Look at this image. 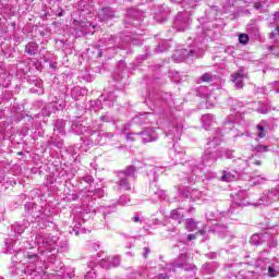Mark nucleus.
Masks as SVG:
<instances>
[{"label":"nucleus","mask_w":279,"mask_h":279,"mask_svg":"<svg viewBox=\"0 0 279 279\" xmlns=\"http://www.w3.org/2000/svg\"><path fill=\"white\" fill-rule=\"evenodd\" d=\"M154 226H160V220L158 218L153 219Z\"/></svg>","instance_id":"603ef678"},{"label":"nucleus","mask_w":279,"mask_h":279,"mask_svg":"<svg viewBox=\"0 0 279 279\" xmlns=\"http://www.w3.org/2000/svg\"><path fill=\"white\" fill-rule=\"evenodd\" d=\"M269 38H270L271 43H275V45H278V40H279V24H277L275 29L271 33H269Z\"/></svg>","instance_id":"393cba45"},{"label":"nucleus","mask_w":279,"mask_h":279,"mask_svg":"<svg viewBox=\"0 0 279 279\" xmlns=\"http://www.w3.org/2000/svg\"><path fill=\"white\" fill-rule=\"evenodd\" d=\"M35 243L39 247H46V250H48L49 252H51V250H56V241H52V240L45 241V236L43 235H37Z\"/></svg>","instance_id":"4468645a"},{"label":"nucleus","mask_w":279,"mask_h":279,"mask_svg":"<svg viewBox=\"0 0 279 279\" xmlns=\"http://www.w3.org/2000/svg\"><path fill=\"white\" fill-rule=\"evenodd\" d=\"M244 171H245V167L239 170H233V171L223 170L221 180L222 182H234V180H239V178Z\"/></svg>","instance_id":"9b49d317"},{"label":"nucleus","mask_w":279,"mask_h":279,"mask_svg":"<svg viewBox=\"0 0 279 279\" xmlns=\"http://www.w3.org/2000/svg\"><path fill=\"white\" fill-rule=\"evenodd\" d=\"M271 5V2L269 0H258L254 2V10L258 12V14H267L269 12V7Z\"/></svg>","instance_id":"2eb2a0df"},{"label":"nucleus","mask_w":279,"mask_h":279,"mask_svg":"<svg viewBox=\"0 0 279 279\" xmlns=\"http://www.w3.org/2000/svg\"><path fill=\"white\" fill-rule=\"evenodd\" d=\"M269 51H271L272 56H276L277 58H279V46L275 45V46H269Z\"/></svg>","instance_id":"58836bf2"},{"label":"nucleus","mask_w":279,"mask_h":279,"mask_svg":"<svg viewBox=\"0 0 279 279\" xmlns=\"http://www.w3.org/2000/svg\"><path fill=\"white\" fill-rule=\"evenodd\" d=\"M233 106V110H239V108H243V102L239 101V100H234L232 102Z\"/></svg>","instance_id":"49530a36"},{"label":"nucleus","mask_w":279,"mask_h":279,"mask_svg":"<svg viewBox=\"0 0 279 279\" xmlns=\"http://www.w3.org/2000/svg\"><path fill=\"white\" fill-rule=\"evenodd\" d=\"M12 229L17 232V234H23L25 232V227L21 225H13Z\"/></svg>","instance_id":"ea45409f"},{"label":"nucleus","mask_w":279,"mask_h":279,"mask_svg":"<svg viewBox=\"0 0 279 279\" xmlns=\"http://www.w3.org/2000/svg\"><path fill=\"white\" fill-rule=\"evenodd\" d=\"M136 167L129 166L123 171L118 172V177L120 178L118 182V186L120 191H131L132 184L130 180H136Z\"/></svg>","instance_id":"f03ea898"},{"label":"nucleus","mask_w":279,"mask_h":279,"mask_svg":"<svg viewBox=\"0 0 279 279\" xmlns=\"http://www.w3.org/2000/svg\"><path fill=\"white\" fill-rule=\"evenodd\" d=\"M128 43H130V37H126V40L121 39V37H110L107 40V52L110 53L109 58H114L117 49H125Z\"/></svg>","instance_id":"39448f33"},{"label":"nucleus","mask_w":279,"mask_h":279,"mask_svg":"<svg viewBox=\"0 0 279 279\" xmlns=\"http://www.w3.org/2000/svg\"><path fill=\"white\" fill-rule=\"evenodd\" d=\"M199 232H201V234H204L205 231H204V230H201Z\"/></svg>","instance_id":"774afa93"},{"label":"nucleus","mask_w":279,"mask_h":279,"mask_svg":"<svg viewBox=\"0 0 279 279\" xmlns=\"http://www.w3.org/2000/svg\"><path fill=\"white\" fill-rule=\"evenodd\" d=\"M142 137V143H154V141H158V134L154 129H146L140 133H137Z\"/></svg>","instance_id":"ddd939ff"},{"label":"nucleus","mask_w":279,"mask_h":279,"mask_svg":"<svg viewBox=\"0 0 279 279\" xmlns=\"http://www.w3.org/2000/svg\"><path fill=\"white\" fill-rule=\"evenodd\" d=\"M275 25H278L279 23V11L274 13V22Z\"/></svg>","instance_id":"09e8293b"},{"label":"nucleus","mask_w":279,"mask_h":279,"mask_svg":"<svg viewBox=\"0 0 279 279\" xmlns=\"http://www.w3.org/2000/svg\"><path fill=\"white\" fill-rule=\"evenodd\" d=\"M169 47V41L161 40V43L157 46V53H163V51H167Z\"/></svg>","instance_id":"bb28decb"},{"label":"nucleus","mask_w":279,"mask_h":279,"mask_svg":"<svg viewBox=\"0 0 279 279\" xmlns=\"http://www.w3.org/2000/svg\"><path fill=\"white\" fill-rule=\"evenodd\" d=\"M106 19H107V23L108 21H112V19H117V15L114 14V10H112L111 8H107Z\"/></svg>","instance_id":"2f4dec72"},{"label":"nucleus","mask_w":279,"mask_h":279,"mask_svg":"<svg viewBox=\"0 0 279 279\" xmlns=\"http://www.w3.org/2000/svg\"><path fill=\"white\" fill-rule=\"evenodd\" d=\"M187 221V230H190V232H193V230H197V222H195V220L193 218H190L186 220Z\"/></svg>","instance_id":"c756f323"},{"label":"nucleus","mask_w":279,"mask_h":279,"mask_svg":"<svg viewBox=\"0 0 279 279\" xmlns=\"http://www.w3.org/2000/svg\"><path fill=\"white\" fill-rule=\"evenodd\" d=\"M255 151H258V154H265L266 151H269V148L265 145H257L255 147Z\"/></svg>","instance_id":"4c0bfd02"},{"label":"nucleus","mask_w":279,"mask_h":279,"mask_svg":"<svg viewBox=\"0 0 279 279\" xmlns=\"http://www.w3.org/2000/svg\"><path fill=\"white\" fill-rule=\"evenodd\" d=\"M159 199H167V192L165 190H157L153 192Z\"/></svg>","instance_id":"72a5a7b5"},{"label":"nucleus","mask_w":279,"mask_h":279,"mask_svg":"<svg viewBox=\"0 0 279 279\" xmlns=\"http://www.w3.org/2000/svg\"><path fill=\"white\" fill-rule=\"evenodd\" d=\"M151 173H154V175H156V173H158V169L155 168V169L151 171Z\"/></svg>","instance_id":"13d9d810"},{"label":"nucleus","mask_w":279,"mask_h":279,"mask_svg":"<svg viewBox=\"0 0 279 279\" xmlns=\"http://www.w3.org/2000/svg\"><path fill=\"white\" fill-rule=\"evenodd\" d=\"M126 140L128 141H134V138H132V134H126Z\"/></svg>","instance_id":"4d7b16f0"},{"label":"nucleus","mask_w":279,"mask_h":279,"mask_svg":"<svg viewBox=\"0 0 279 279\" xmlns=\"http://www.w3.org/2000/svg\"><path fill=\"white\" fill-rule=\"evenodd\" d=\"M234 128V120L232 118H228L225 122V130H232Z\"/></svg>","instance_id":"c9c22d12"},{"label":"nucleus","mask_w":279,"mask_h":279,"mask_svg":"<svg viewBox=\"0 0 279 279\" xmlns=\"http://www.w3.org/2000/svg\"><path fill=\"white\" fill-rule=\"evenodd\" d=\"M158 279H169V275L167 274H160Z\"/></svg>","instance_id":"3c124183"},{"label":"nucleus","mask_w":279,"mask_h":279,"mask_svg":"<svg viewBox=\"0 0 279 279\" xmlns=\"http://www.w3.org/2000/svg\"><path fill=\"white\" fill-rule=\"evenodd\" d=\"M265 182H267L265 177L257 175L253 178V184H265Z\"/></svg>","instance_id":"f704fd0d"},{"label":"nucleus","mask_w":279,"mask_h":279,"mask_svg":"<svg viewBox=\"0 0 279 279\" xmlns=\"http://www.w3.org/2000/svg\"><path fill=\"white\" fill-rule=\"evenodd\" d=\"M107 263H108L107 268L119 267V265H121V257L119 256L107 257Z\"/></svg>","instance_id":"412c9836"},{"label":"nucleus","mask_w":279,"mask_h":279,"mask_svg":"<svg viewBox=\"0 0 279 279\" xmlns=\"http://www.w3.org/2000/svg\"><path fill=\"white\" fill-rule=\"evenodd\" d=\"M267 239H269L268 233L253 234L250 240V243H251V245H263L265 243V241H267Z\"/></svg>","instance_id":"dca6fc26"},{"label":"nucleus","mask_w":279,"mask_h":279,"mask_svg":"<svg viewBox=\"0 0 279 279\" xmlns=\"http://www.w3.org/2000/svg\"><path fill=\"white\" fill-rule=\"evenodd\" d=\"M133 12H134V11H132V10L129 11V12H128V16H132V13H133Z\"/></svg>","instance_id":"bf43d9fd"},{"label":"nucleus","mask_w":279,"mask_h":279,"mask_svg":"<svg viewBox=\"0 0 279 279\" xmlns=\"http://www.w3.org/2000/svg\"><path fill=\"white\" fill-rule=\"evenodd\" d=\"M156 180H158V177H154V180H153V182H156Z\"/></svg>","instance_id":"680f3d73"},{"label":"nucleus","mask_w":279,"mask_h":279,"mask_svg":"<svg viewBox=\"0 0 279 279\" xmlns=\"http://www.w3.org/2000/svg\"><path fill=\"white\" fill-rule=\"evenodd\" d=\"M170 219H174L175 221H179V223H182L184 214L180 213V209H172L170 213Z\"/></svg>","instance_id":"5701e85b"},{"label":"nucleus","mask_w":279,"mask_h":279,"mask_svg":"<svg viewBox=\"0 0 279 279\" xmlns=\"http://www.w3.org/2000/svg\"><path fill=\"white\" fill-rule=\"evenodd\" d=\"M184 156H186V151L174 149V160L175 162H180V160H184Z\"/></svg>","instance_id":"cd10ccee"},{"label":"nucleus","mask_w":279,"mask_h":279,"mask_svg":"<svg viewBox=\"0 0 279 279\" xmlns=\"http://www.w3.org/2000/svg\"><path fill=\"white\" fill-rule=\"evenodd\" d=\"M214 119L215 118L213 117V114H204L202 117V122H203L205 130H208L210 128V123H213Z\"/></svg>","instance_id":"b1692460"},{"label":"nucleus","mask_w":279,"mask_h":279,"mask_svg":"<svg viewBox=\"0 0 279 279\" xmlns=\"http://www.w3.org/2000/svg\"><path fill=\"white\" fill-rule=\"evenodd\" d=\"M256 136L258 138H265V136H267V122L262 121L260 123H258L256 125Z\"/></svg>","instance_id":"a211bd4d"},{"label":"nucleus","mask_w":279,"mask_h":279,"mask_svg":"<svg viewBox=\"0 0 279 279\" xmlns=\"http://www.w3.org/2000/svg\"><path fill=\"white\" fill-rule=\"evenodd\" d=\"M250 40V36H247V34H241L239 36V43H241V45H247Z\"/></svg>","instance_id":"e433bc0d"},{"label":"nucleus","mask_w":279,"mask_h":279,"mask_svg":"<svg viewBox=\"0 0 279 279\" xmlns=\"http://www.w3.org/2000/svg\"><path fill=\"white\" fill-rule=\"evenodd\" d=\"M199 173H202V168L199 166H194L190 172V177L187 178L189 182L191 183L197 182V178H199Z\"/></svg>","instance_id":"6ab92c4d"},{"label":"nucleus","mask_w":279,"mask_h":279,"mask_svg":"<svg viewBox=\"0 0 279 279\" xmlns=\"http://www.w3.org/2000/svg\"><path fill=\"white\" fill-rule=\"evenodd\" d=\"M255 267H256V269H259L260 271H267V269H268V274H270L271 278H275V276H278V274H279V267H278V269H276L274 266H271L269 264L268 258H258L255 262Z\"/></svg>","instance_id":"6e6552de"},{"label":"nucleus","mask_w":279,"mask_h":279,"mask_svg":"<svg viewBox=\"0 0 279 279\" xmlns=\"http://www.w3.org/2000/svg\"><path fill=\"white\" fill-rule=\"evenodd\" d=\"M26 53H29L31 56H36L38 53V44L36 43H28L25 48Z\"/></svg>","instance_id":"4be33fe9"},{"label":"nucleus","mask_w":279,"mask_h":279,"mask_svg":"<svg viewBox=\"0 0 279 279\" xmlns=\"http://www.w3.org/2000/svg\"><path fill=\"white\" fill-rule=\"evenodd\" d=\"M179 56L182 60H186V58H199V53L194 49H181Z\"/></svg>","instance_id":"f3484780"},{"label":"nucleus","mask_w":279,"mask_h":279,"mask_svg":"<svg viewBox=\"0 0 279 279\" xmlns=\"http://www.w3.org/2000/svg\"><path fill=\"white\" fill-rule=\"evenodd\" d=\"M189 256L186 253H181L172 263V269L175 271V269H184V271H191V277L194 278L196 267L193 264H189Z\"/></svg>","instance_id":"7ed1b4c3"},{"label":"nucleus","mask_w":279,"mask_h":279,"mask_svg":"<svg viewBox=\"0 0 279 279\" xmlns=\"http://www.w3.org/2000/svg\"><path fill=\"white\" fill-rule=\"evenodd\" d=\"M279 199V187H275L268 192H264L259 198L258 206H271L274 202Z\"/></svg>","instance_id":"423d86ee"},{"label":"nucleus","mask_w":279,"mask_h":279,"mask_svg":"<svg viewBox=\"0 0 279 279\" xmlns=\"http://www.w3.org/2000/svg\"><path fill=\"white\" fill-rule=\"evenodd\" d=\"M187 241H195V234H189Z\"/></svg>","instance_id":"864d4df0"},{"label":"nucleus","mask_w":279,"mask_h":279,"mask_svg":"<svg viewBox=\"0 0 279 279\" xmlns=\"http://www.w3.org/2000/svg\"><path fill=\"white\" fill-rule=\"evenodd\" d=\"M257 112H259V114H267V112H269V107L265 106V107L258 108Z\"/></svg>","instance_id":"de8ad7c7"},{"label":"nucleus","mask_w":279,"mask_h":279,"mask_svg":"<svg viewBox=\"0 0 279 279\" xmlns=\"http://www.w3.org/2000/svg\"><path fill=\"white\" fill-rule=\"evenodd\" d=\"M266 241L270 247H276L278 245V240L271 238V235H269V239H266Z\"/></svg>","instance_id":"79ce46f5"},{"label":"nucleus","mask_w":279,"mask_h":279,"mask_svg":"<svg viewBox=\"0 0 279 279\" xmlns=\"http://www.w3.org/2000/svg\"><path fill=\"white\" fill-rule=\"evenodd\" d=\"M255 165L260 166V161H256Z\"/></svg>","instance_id":"e2e57ef3"},{"label":"nucleus","mask_w":279,"mask_h":279,"mask_svg":"<svg viewBox=\"0 0 279 279\" xmlns=\"http://www.w3.org/2000/svg\"><path fill=\"white\" fill-rule=\"evenodd\" d=\"M255 36H258V28H256V33H255Z\"/></svg>","instance_id":"0e129e2a"},{"label":"nucleus","mask_w":279,"mask_h":279,"mask_svg":"<svg viewBox=\"0 0 279 279\" xmlns=\"http://www.w3.org/2000/svg\"><path fill=\"white\" fill-rule=\"evenodd\" d=\"M243 206H247V202L245 201V192H240L234 196L230 210L231 213H234V208H243Z\"/></svg>","instance_id":"f8f14e48"},{"label":"nucleus","mask_w":279,"mask_h":279,"mask_svg":"<svg viewBox=\"0 0 279 279\" xmlns=\"http://www.w3.org/2000/svg\"><path fill=\"white\" fill-rule=\"evenodd\" d=\"M219 158H223V150L217 149L213 151L209 148H205L199 165L203 167H213Z\"/></svg>","instance_id":"20e7f679"},{"label":"nucleus","mask_w":279,"mask_h":279,"mask_svg":"<svg viewBox=\"0 0 279 279\" xmlns=\"http://www.w3.org/2000/svg\"><path fill=\"white\" fill-rule=\"evenodd\" d=\"M207 21H215L217 19V9L215 7H211L209 11L205 14Z\"/></svg>","instance_id":"a878e982"},{"label":"nucleus","mask_w":279,"mask_h":279,"mask_svg":"<svg viewBox=\"0 0 279 279\" xmlns=\"http://www.w3.org/2000/svg\"><path fill=\"white\" fill-rule=\"evenodd\" d=\"M155 21H159V20H158V15L155 16Z\"/></svg>","instance_id":"338daca9"},{"label":"nucleus","mask_w":279,"mask_h":279,"mask_svg":"<svg viewBox=\"0 0 279 279\" xmlns=\"http://www.w3.org/2000/svg\"><path fill=\"white\" fill-rule=\"evenodd\" d=\"M183 128H184V118L182 117L172 118V120L165 128V133L167 138H170V141H180L182 136Z\"/></svg>","instance_id":"f257e3e1"},{"label":"nucleus","mask_w":279,"mask_h":279,"mask_svg":"<svg viewBox=\"0 0 279 279\" xmlns=\"http://www.w3.org/2000/svg\"><path fill=\"white\" fill-rule=\"evenodd\" d=\"M135 119H136V121H145V119H147V117L140 116V117H137Z\"/></svg>","instance_id":"6e6d98bb"},{"label":"nucleus","mask_w":279,"mask_h":279,"mask_svg":"<svg viewBox=\"0 0 279 279\" xmlns=\"http://www.w3.org/2000/svg\"><path fill=\"white\" fill-rule=\"evenodd\" d=\"M225 158H227V160H232V158H234V150L232 149L225 150Z\"/></svg>","instance_id":"a19ab883"},{"label":"nucleus","mask_w":279,"mask_h":279,"mask_svg":"<svg viewBox=\"0 0 279 279\" xmlns=\"http://www.w3.org/2000/svg\"><path fill=\"white\" fill-rule=\"evenodd\" d=\"M112 213H117V204L107 206V215H112Z\"/></svg>","instance_id":"37998d69"},{"label":"nucleus","mask_w":279,"mask_h":279,"mask_svg":"<svg viewBox=\"0 0 279 279\" xmlns=\"http://www.w3.org/2000/svg\"><path fill=\"white\" fill-rule=\"evenodd\" d=\"M86 182H90V178H87V179H86Z\"/></svg>","instance_id":"69168bd1"},{"label":"nucleus","mask_w":279,"mask_h":279,"mask_svg":"<svg viewBox=\"0 0 279 279\" xmlns=\"http://www.w3.org/2000/svg\"><path fill=\"white\" fill-rule=\"evenodd\" d=\"M214 232L221 238L228 236V226L218 223L214 227Z\"/></svg>","instance_id":"aec40b11"},{"label":"nucleus","mask_w":279,"mask_h":279,"mask_svg":"<svg viewBox=\"0 0 279 279\" xmlns=\"http://www.w3.org/2000/svg\"><path fill=\"white\" fill-rule=\"evenodd\" d=\"M132 220H133L135 223H138V221H141V217L134 216V217L132 218Z\"/></svg>","instance_id":"5fc2aeb1"},{"label":"nucleus","mask_w":279,"mask_h":279,"mask_svg":"<svg viewBox=\"0 0 279 279\" xmlns=\"http://www.w3.org/2000/svg\"><path fill=\"white\" fill-rule=\"evenodd\" d=\"M149 247H145L144 248V258H147V256L149 255Z\"/></svg>","instance_id":"8fccbe9b"},{"label":"nucleus","mask_w":279,"mask_h":279,"mask_svg":"<svg viewBox=\"0 0 279 279\" xmlns=\"http://www.w3.org/2000/svg\"><path fill=\"white\" fill-rule=\"evenodd\" d=\"M191 17L184 15V13H179L174 19V27L178 32H186L191 27Z\"/></svg>","instance_id":"1a4fd4ad"},{"label":"nucleus","mask_w":279,"mask_h":279,"mask_svg":"<svg viewBox=\"0 0 279 279\" xmlns=\"http://www.w3.org/2000/svg\"><path fill=\"white\" fill-rule=\"evenodd\" d=\"M221 143H223V131L218 128L215 130L213 136L207 138L205 149H217Z\"/></svg>","instance_id":"0eeeda50"},{"label":"nucleus","mask_w":279,"mask_h":279,"mask_svg":"<svg viewBox=\"0 0 279 279\" xmlns=\"http://www.w3.org/2000/svg\"><path fill=\"white\" fill-rule=\"evenodd\" d=\"M201 80L202 82H213V75H210V73H204Z\"/></svg>","instance_id":"c03bdc74"},{"label":"nucleus","mask_w":279,"mask_h":279,"mask_svg":"<svg viewBox=\"0 0 279 279\" xmlns=\"http://www.w3.org/2000/svg\"><path fill=\"white\" fill-rule=\"evenodd\" d=\"M245 78H247V72H245L244 68H240L239 71L234 72L231 75V80L238 90H241V88H243V80Z\"/></svg>","instance_id":"9d476101"},{"label":"nucleus","mask_w":279,"mask_h":279,"mask_svg":"<svg viewBox=\"0 0 279 279\" xmlns=\"http://www.w3.org/2000/svg\"><path fill=\"white\" fill-rule=\"evenodd\" d=\"M118 204L120 206H128V204H130V196H125V195L120 196Z\"/></svg>","instance_id":"473e14b6"},{"label":"nucleus","mask_w":279,"mask_h":279,"mask_svg":"<svg viewBox=\"0 0 279 279\" xmlns=\"http://www.w3.org/2000/svg\"><path fill=\"white\" fill-rule=\"evenodd\" d=\"M146 59H147V56H143V57H142V60H146Z\"/></svg>","instance_id":"052dcab7"},{"label":"nucleus","mask_w":279,"mask_h":279,"mask_svg":"<svg viewBox=\"0 0 279 279\" xmlns=\"http://www.w3.org/2000/svg\"><path fill=\"white\" fill-rule=\"evenodd\" d=\"M170 77L174 84H180L182 82V76H180V72L171 71Z\"/></svg>","instance_id":"c85d7f7f"},{"label":"nucleus","mask_w":279,"mask_h":279,"mask_svg":"<svg viewBox=\"0 0 279 279\" xmlns=\"http://www.w3.org/2000/svg\"><path fill=\"white\" fill-rule=\"evenodd\" d=\"M199 191L197 190H192L191 192H189L187 197H190V199H192L193 202H195V199H199Z\"/></svg>","instance_id":"7c9ffc66"},{"label":"nucleus","mask_w":279,"mask_h":279,"mask_svg":"<svg viewBox=\"0 0 279 279\" xmlns=\"http://www.w3.org/2000/svg\"><path fill=\"white\" fill-rule=\"evenodd\" d=\"M205 271L206 274H214L215 266L213 264H205Z\"/></svg>","instance_id":"a18cd8bd"}]
</instances>
